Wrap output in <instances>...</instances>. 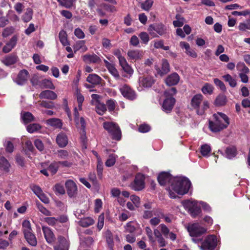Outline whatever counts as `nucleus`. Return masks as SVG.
Here are the masks:
<instances>
[{
  "label": "nucleus",
  "mask_w": 250,
  "mask_h": 250,
  "mask_svg": "<svg viewBox=\"0 0 250 250\" xmlns=\"http://www.w3.org/2000/svg\"><path fill=\"white\" fill-rule=\"evenodd\" d=\"M174 177L168 172H161L157 177V180L159 184L162 186H166L167 183H171V181Z\"/></svg>",
  "instance_id": "nucleus-11"
},
{
  "label": "nucleus",
  "mask_w": 250,
  "mask_h": 250,
  "mask_svg": "<svg viewBox=\"0 0 250 250\" xmlns=\"http://www.w3.org/2000/svg\"><path fill=\"white\" fill-rule=\"evenodd\" d=\"M95 108L96 112L100 115H103L107 110L106 104L100 102L97 103Z\"/></svg>",
  "instance_id": "nucleus-32"
},
{
  "label": "nucleus",
  "mask_w": 250,
  "mask_h": 250,
  "mask_svg": "<svg viewBox=\"0 0 250 250\" xmlns=\"http://www.w3.org/2000/svg\"><path fill=\"white\" fill-rule=\"evenodd\" d=\"M223 78L226 82L229 83L230 86L234 87L236 86V80L235 79H233L230 75L229 74L225 75L223 76Z\"/></svg>",
  "instance_id": "nucleus-40"
},
{
  "label": "nucleus",
  "mask_w": 250,
  "mask_h": 250,
  "mask_svg": "<svg viewBox=\"0 0 250 250\" xmlns=\"http://www.w3.org/2000/svg\"><path fill=\"white\" fill-rule=\"evenodd\" d=\"M11 165L8 160L4 156H0V169L5 173L10 171Z\"/></svg>",
  "instance_id": "nucleus-22"
},
{
  "label": "nucleus",
  "mask_w": 250,
  "mask_h": 250,
  "mask_svg": "<svg viewBox=\"0 0 250 250\" xmlns=\"http://www.w3.org/2000/svg\"><path fill=\"white\" fill-rule=\"evenodd\" d=\"M237 154V149L234 146H229L226 147L225 151V157L229 159H231Z\"/></svg>",
  "instance_id": "nucleus-25"
},
{
  "label": "nucleus",
  "mask_w": 250,
  "mask_h": 250,
  "mask_svg": "<svg viewBox=\"0 0 250 250\" xmlns=\"http://www.w3.org/2000/svg\"><path fill=\"white\" fill-rule=\"evenodd\" d=\"M79 225L84 228L88 227L94 223V221L90 217L84 218L79 221Z\"/></svg>",
  "instance_id": "nucleus-35"
},
{
  "label": "nucleus",
  "mask_w": 250,
  "mask_h": 250,
  "mask_svg": "<svg viewBox=\"0 0 250 250\" xmlns=\"http://www.w3.org/2000/svg\"><path fill=\"white\" fill-rule=\"evenodd\" d=\"M119 90L122 95L126 99L133 101L136 98L137 95L135 91L126 84L121 87Z\"/></svg>",
  "instance_id": "nucleus-10"
},
{
  "label": "nucleus",
  "mask_w": 250,
  "mask_h": 250,
  "mask_svg": "<svg viewBox=\"0 0 250 250\" xmlns=\"http://www.w3.org/2000/svg\"><path fill=\"white\" fill-rule=\"evenodd\" d=\"M41 99H47L49 100H55L57 98L56 93L49 90H45L41 92L39 95Z\"/></svg>",
  "instance_id": "nucleus-26"
},
{
  "label": "nucleus",
  "mask_w": 250,
  "mask_h": 250,
  "mask_svg": "<svg viewBox=\"0 0 250 250\" xmlns=\"http://www.w3.org/2000/svg\"><path fill=\"white\" fill-rule=\"evenodd\" d=\"M213 121H209V128L213 132H218L226 128L229 125V119L227 115L217 112L213 115Z\"/></svg>",
  "instance_id": "nucleus-1"
},
{
  "label": "nucleus",
  "mask_w": 250,
  "mask_h": 250,
  "mask_svg": "<svg viewBox=\"0 0 250 250\" xmlns=\"http://www.w3.org/2000/svg\"><path fill=\"white\" fill-rule=\"evenodd\" d=\"M182 203L192 218H196L201 212V208L197 206L196 201L186 200L183 201Z\"/></svg>",
  "instance_id": "nucleus-7"
},
{
  "label": "nucleus",
  "mask_w": 250,
  "mask_h": 250,
  "mask_svg": "<svg viewBox=\"0 0 250 250\" xmlns=\"http://www.w3.org/2000/svg\"><path fill=\"white\" fill-rule=\"evenodd\" d=\"M33 11V10L28 8L26 9L25 13L23 15L22 19L25 22H29L32 18Z\"/></svg>",
  "instance_id": "nucleus-39"
},
{
  "label": "nucleus",
  "mask_w": 250,
  "mask_h": 250,
  "mask_svg": "<svg viewBox=\"0 0 250 250\" xmlns=\"http://www.w3.org/2000/svg\"><path fill=\"white\" fill-rule=\"evenodd\" d=\"M180 46L182 48H184L186 49V53L189 56L195 58L197 57V54L194 50L191 48L188 43L181 42H180Z\"/></svg>",
  "instance_id": "nucleus-27"
},
{
  "label": "nucleus",
  "mask_w": 250,
  "mask_h": 250,
  "mask_svg": "<svg viewBox=\"0 0 250 250\" xmlns=\"http://www.w3.org/2000/svg\"><path fill=\"white\" fill-rule=\"evenodd\" d=\"M153 1L152 0H146L144 2H143L141 4V7L142 9L148 11L152 7Z\"/></svg>",
  "instance_id": "nucleus-51"
},
{
  "label": "nucleus",
  "mask_w": 250,
  "mask_h": 250,
  "mask_svg": "<svg viewBox=\"0 0 250 250\" xmlns=\"http://www.w3.org/2000/svg\"><path fill=\"white\" fill-rule=\"evenodd\" d=\"M147 31L152 38H157L165 35L167 28L162 22L154 23L149 25Z\"/></svg>",
  "instance_id": "nucleus-6"
},
{
  "label": "nucleus",
  "mask_w": 250,
  "mask_h": 250,
  "mask_svg": "<svg viewBox=\"0 0 250 250\" xmlns=\"http://www.w3.org/2000/svg\"><path fill=\"white\" fill-rule=\"evenodd\" d=\"M36 205L38 208V209L41 211L42 214L46 216H50L51 215V212L46 209L43 205L39 201L36 202Z\"/></svg>",
  "instance_id": "nucleus-42"
},
{
  "label": "nucleus",
  "mask_w": 250,
  "mask_h": 250,
  "mask_svg": "<svg viewBox=\"0 0 250 250\" xmlns=\"http://www.w3.org/2000/svg\"><path fill=\"white\" fill-rule=\"evenodd\" d=\"M237 69L242 73H249L250 70L243 62H239L236 65Z\"/></svg>",
  "instance_id": "nucleus-45"
},
{
  "label": "nucleus",
  "mask_w": 250,
  "mask_h": 250,
  "mask_svg": "<svg viewBox=\"0 0 250 250\" xmlns=\"http://www.w3.org/2000/svg\"><path fill=\"white\" fill-rule=\"evenodd\" d=\"M213 89L214 88L211 84L206 83L202 88V91L204 94L210 95L213 93Z\"/></svg>",
  "instance_id": "nucleus-41"
},
{
  "label": "nucleus",
  "mask_w": 250,
  "mask_h": 250,
  "mask_svg": "<svg viewBox=\"0 0 250 250\" xmlns=\"http://www.w3.org/2000/svg\"><path fill=\"white\" fill-rule=\"evenodd\" d=\"M41 88L55 89V87L51 80L45 79L41 81Z\"/></svg>",
  "instance_id": "nucleus-34"
},
{
  "label": "nucleus",
  "mask_w": 250,
  "mask_h": 250,
  "mask_svg": "<svg viewBox=\"0 0 250 250\" xmlns=\"http://www.w3.org/2000/svg\"><path fill=\"white\" fill-rule=\"evenodd\" d=\"M191 183L188 178L175 177L171 181L170 188L177 194L183 195L188 192Z\"/></svg>",
  "instance_id": "nucleus-2"
},
{
  "label": "nucleus",
  "mask_w": 250,
  "mask_h": 250,
  "mask_svg": "<svg viewBox=\"0 0 250 250\" xmlns=\"http://www.w3.org/2000/svg\"><path fill=\"white\" fill-rule=\"evenodd\" d=\"M103 171V164L100 158H98L97 165V175L99 178H102Z\"/></svg>",
  "instance_id": "nucleus-50"
},
{
  "label": "nucleus",
  "mask_w": 250,
  "mask_h": 250,
  "mask_svg": "<svg viewBox=\"0 0 250 250\" xmlns=\"http://www.w3.org/2000/svg\"><path fill=\"white\" fill-rule=\"evenodd\" d=\"M68 195L70 197H74L77 193V187L73 181L69 180L66 181L65 183Z\"/></svg>",
  "instance_id": "nucleus-15"
},
{
  "label": "nucleus",
  "mask_w": 250,
  "mask_h": 250,
  "mask_svg": "<svg viewBox=\"0 0 250 250\" xmlns=\"http://www.w3.org/2000/svg\"><path fill=\"white\" fill-rule=\"evenodd\" d=\"M204 97L201 94L195 95L191 99L190 105L196 110L198 115H202L205 111L209 108V103L208 101H203Z\"/></svg>",
  "instance_id": "nucleus-3"
},
{
  "label": "nucleus",
  "mask_w": 250,
  "mask_h": 250,
  "mask_svg": "<svg viewBox=\"0 0 250 250\" xmlns=\"http://www.w3.org/2000/svg\"><path fill=\"white\" fill-rule=\"evenodd\" d=\"M83 61L87 63H100L101 59L95 54H85L83 57Z\"/></svg>",
  "instance_id": "nucleus-20"
},
{
  "label": "nucleus",
  "mask_w": 250,
  "mask_h": 250,
  "mask_svg": "<svg viewBox=\"0 0 250 250\" xmlns=\"http://www.w3.org/2000/svg\"><path fill=\"white\" fill-rule=\"evenodd\" d=\"M59 38L60 42L63 45L65 46L68 44L67 35L65 31L62 30L60 32Z\"/></svg>",
  "instance_id": "nucleus-38"
},
{
  "label": "nucleus",
  "mask_w": 250,
  "mask_h": 250,
  "mask_svg": "<svg viewBox=\"0 0 250 250\" xmlns=\"http://www.w3.org/2000/svg\"><path fill=\"white\" fill-rule=\"evenodd\" d=\"M140 83L144 87L149 88L155 83V80L151 76H144L139 79Z\"/></svg>",
  "instance_id": "nucleus-18"
},
{
  "label": "nucleus",
  "mask_w": 250,
  "mask_h": 250,
  "mask_svg": "<svg viewBox=\"0 0 250 250\" xmlns=\"http://www.w3.org/2000/svg\"><path fill=\"white\" fill-rule=\"evenodd\" d=\"M70 243L68 240L62 236L58 237L57 244L54 247V250H69Z\"/></svg>",
  "instance_id": "nucleus-12"
},
{
  "label": "nucleus",
  "mask_w": 250,
  "mask_h": 250,
  "mask_svg": "<svg viewBox=\"0 0 250 250\" xmlns=\"http://www.w3.org/2000/svg\"><path fill=\"white\" fill-rule=\"evenodd\" d=\"M18 41V36L14 35L2 48V52L8 53L10 52L16 45Z\"/></svg>",
  "instance_id": "nucleus-17"
},
{
  "label": "nucleus",
  "mask_w": 250,
  "mask_h": 250,
  "mask_svg": "<svg viewBox=\"0 0 250 250\" xmlns=\"http://www.w3.org/2000/svg\"><path fill=\"white\" fill-rule=\"evenodd\" d=\"M188 230L192 237V241L198 244L203 241V235L206 233L207 229L198 223H194L188 227Z\"/></svg>",
  "instance_id": "nucleus-4"
},
{
  "label": "nucleus",
  "mask_w": 250,
  "mask_h": 250,
  "mask_svg": "<svg viewBox=\"0 0 250 250\" xmlns=\"http://www.w3.org/2000/svg\"><path fill=\"white\" fill-rule=\"evenodd\" d=\"M116 162V158L114 155H110L105 162V166L108 167L113 166Z\"/></svg>",
  "instance_id": "nucleus-55"
},
{
  "label": "nucleus",
  "mask_w": 250,
  "mask_h": 250,
  "mask_svg": "<svg viewBox=\"0 0 250 250\" xmlns=\"http://www.w3.org/2000/svg\"><path fill=\"white\" fill-rule=\"evenodd\" d=\"M41 106L46 108L52 109L55 107L53 102L51 101H42L40 104Z\"/></svg>",
  "instance_id": "nucleus-57"
},
{
  "label": "nucleus",
  "mask_w": 250,
  "mask_h": 250,
  "mask_svg": "<svg viewBox=\"0 0 250 250\" xmlns=\"http://www.w3.org/2000/svg\"><path fill=\"white\" fill-rule=\"evenodd\" d=\"M102 78L96 74H89L86 81L93 85H98L101 83Z\"/></svg>",
  "instance_id": "nucleus-28"
},
{
  "label": "nucleus",
  "mask_w": 250,
  "mask_h": 250,
  "mask_svg": "<svg viewBox=\"0 0 250 250\" xmlns=\"http://www.w3.org/2000/svg\"><path fill=\"white\" fill-rule=\"evenodd\" d=\"M29 77V73L26 69L21 70L15 80V82L20 85L24 84L27 81Z\"/></svg>",
  "instance_id": "nucleus-14"
},
{
  "label": "nucleus",
  "mask_w": 250,
  "mask_h": 250,
  "mask_svg": "<svg viewBox=\"0 0 250 250\" xmlns=\"http://www.w3.org/2000/svg\"><path fill=\"white\" fill-rule=\"evenodd\" d=\"M146 177L144 174L141 173H137L134 179L130 184V188L135 191L142 190L145 188Z\"/></svg>",
  "instance_id": "nucleus-8"
},
{
  "label": "nucleus",
  "mask_w": 250,
  "mask_h": 250,
  "mask_svg": "<svg viewBox=\"0 0 250 250\" xmlns=\"http://www.w3.org/2000/svg\"><path fill=\"white\" fill-rule=\"evenodd\" d=\"M30 82L32 85V86H39L41 87V81L40 80L39 78L35 75L30 80Z\"/></svg>",
  "instance_id": "nucleus-63"
},
{
  "label": "nucleus",
  "mask_w": 250,
  "mask_h": 250,
  "mask_svg": "<svg viewBox=\"0 0 250 250\" xmlns=\"http://www.w3.org/2000/svg\"><path fill=\"white\" fill-rule=\"evenodd\" d=\"M227 102L226 96L224 94H219L217 96L214 101V104L217 106H223Z\"/></svg>",
  "instance_id": "nucleus-30"
},
{
  "label": "nucleus",
  "mask_w": 250,
  "mask_h": 250,
  "mask_svg": "<svg viewBox=\"0 0 250 250\" xmlns=\"http://www.w3.org/2000/svg\"><path fill=\"white\" fill-rule=\"evenodd\" d=\"M210 151L211 147L210 146L207 144H205L201 146L200 152L203 156L206 157L208 156V154Z\"/></svg>",
  "instance_id": "nucleus-43"
},
{
  "label": "nucleus",
  "mask_w": 250,
  "mask_h": 250,
  "mask_svg": "<svg viewBox=\"0 0 250 250\" xmlns=\"http://www.w3.org/2000/svg\"><path fill=\"white\" fill-rule=\"evenodd\" d=\"M128 57L132 60L140 59L142 57V53L139 50H129L127 52Z\"/></svg>",
  "instance_id": "nucleus-33"
},
{
  "label": "nucleus",
  "mask_w": 250,
  "mask_h": 250,
  "mask_svg": "<svg viewBox=\"0 0 250 250\" xmlns=\"http://www.w3.org/2000/svg\"><path fill=\"white\" fill-rule=\"evenodd\" d=\"M157 74L161 76H163L170 71V65L166 59L162 60V64L161 68H156Z\"/></svg>",
  "instance_id": "nucleus-21"
},
{
  "label": "nucleus",
  "mask_w": 250,
  "mask_h": 250,
  "mask_svg": "<svg viewBox=\"0 0 250 250\" xmlns=\"http://www.w3.org/2000/svg\"><path fill=\"white\" fill-rule=\"evenodd\" d=\"M21 118L24 124H28L32 121H34V117L33 114L29 112H24L21 116Z\"/></svg>",
  "instance_id": "nucleus-37"
},
{
  "label": "nucleus",
  "mask_w": 250,
  "mask_h": 250,
  "mask_svg": "<svg viewBox=\"0 0 250 250\" xmlns=\"http://www.w3.org/2000/svg\"><path fill=\"white\" fill-rule=\"evenodd\" d=\"M109 73L117 80L119 79L120 75L117 69L115 67V65L113 64L112 65L107 68Z\"/></svg>",
  "instance_id": "nucleus-47"
},
{
  "label": "nucleus",
  "mask_w": 250,
  "mask_h": 250,
  "mask_svg": "<svg viewBox=\"0 0 250 250\" xmlns=\"http://www.w3.org/2000/svg\"><path fill=\"white\" fill-rule=\"evenodd\" d=\"M47 123L51 126L58 128H61L62 125V121L58 118L49 119L47 120Z\"/></svg>",
  "instance_id": "nucleus-31"
},
{
  "label": "nucleus",
  "mask_w": 250,
  "mask_h": 250,
  "mask_svg": "<svg viewBox=\"0 0 250 250\" xmlns=\"http://www.w3.org/2000/svg\"><path fill=\"white\" fill-rule=\"evenodd\" d=\"M214 83L215 84L218 86L220 89L223 91H225L226 90V87L224 83L220 80L218 78H215L213 80Z\"/></svg>",
  "instance_id": "nucleus-61"
},
{
  "label": "nucleus",
  "mask_w": 250,
  "mask_h": 250,
  "mask_svg": "<svg viewBox=\"0 0 250 250\" xmlns=\"http://www.w3.org/2000/svg\"><path fill=\"white\" fill-rule=\"evenodd\" d=\"M103 127L111 135L113 140L118 141L121 140L122 132L117 124L114 122H105L103 123Z\"/></svg>",
  "instance_id": "nucleus-5"
},
{
  "label": "nucleus",
  "mask_w": 250,
  "mask_h": 250,
  "mask_svg": "<svg viewBox=\"0 0 250 250\" xmlns=\"http://www.w3.org/2000/svg\"><path fill=\"white\" fill-rule=\"evenodd\" d=\"M54 191L57 193L63 194L65 193V190L63 186L60 184H57L54 186Z\"/></svg>",
  "instance_id": "nucleus-59"
},
{
  "label": "nucleus",
  "mask_w": 250,
  "mask_h": 250,
  "mask_svg": "<svg viewBox=\"0 0 250 250\" xmlns=\"http://www.w3.org/2000/svg\"><path fill=\"white\" fill-rule=\"evenodd\" d=\"M76 96L77 102L78 103V107L81 110L82 109V104L84 101V97L82 95L78 89L77 90Z\"/></svg>",
  "instance_id": "nucleus-52"
},
{
  "label": "nucleus",
  "mask_w": 250,
  "mask_h": 250,
  "mask_svg": "<svg viewBox=\"0 0 250 250\" xmlns=\"http://www.w3.org/2000/svg\"><path fill=\"white\" fill-rule=\"evenodd\" d=\"M56 142L60 147H65L68 144V138L65 133H60L57 136Z\"/></svg>",
  "instance_id": "nucleus-24"
},
{
  "label": "nucleus",
  "mask_w": 250,
  "mask_h": 250,
  "mask_svg": "<svg viewBox=\"0 0 250 250\" xmlns=\"http://www.w3.org/2000/svg\"><path fill=\"white\" fill-rule=\"evenodd\" d=\"M18 60V56L15 53H12L6 56L1 62L5 65L10 66L17 63Z\"/></svg>",
  "instance_id": "nucleus-19"
},
{
  "label": "nucleus",
  "mask_w": 250,
  "mask_h": 250,
  "mask_svg": "<svg viewBox=\"0 0 250 250\" xmlns=\"http://www.w3.org/2000/svg\"><path fill=\"white\" fill-rule=\"evenodd\" d=\"M44 221L48 225L54 226L58 221V219L53 217H48L45 218Z\"/></svg>",
  "instance_id": "nucleus-60"
},
{
  "label": "nucleus",
  "mask_w": 250,
  "mask_h": 250,
  "mask_svg": "<svg viewBox=\"0 0 250 250\" xmlns=\"http://www.w3.org/2000/svg\"><path fill=\"white\" fill-rule=\"evenodd\" d=\"M59 167L58 163L57 162H54L49 166L47 169L51 173L52 175H54L57 173Z\"/></svg>",
  "instance_id": "nucleus-44"
},
{
  "label": "nucleus",
  "mask_w": 250,
  "mask_h": 250,
  "mask_svg": "<svg viewBox=\"0 0 250 250\" xmlns=\"http://www.w3.org/2000/svg\"><path fill=\"white\" fill-rule=\"evenodd\" d=\"M14 31V28L12 27H8L4 29L2 33V36L3 38H6L11 35Z\"/></svg>",
  "instance_id": "nucleus-56"
},
{
  "label": "nucleus",
  "mask_w": 250,
  "mask_h": 250,
  "mask_svg": "<svg viewBox=\"0 0 250 250\" xmlns=\"http://www.w3.org/2000/svg\"><path fill=\"white\" fill-rule=\"evenodd\" d=\"M165 97V99L162 104V109L166 113H170L174 107L176 100L172 97Z\"/></svg>",
  "instance_id": "nucleus-13"
},
{
  "label": "nucleus",
  "mask_w": 250,
  "mask_h": 250,
  "mask_svg": "<svg viewBox=\"0 0 250 250\" xmlns=\"http://www.w3.org/2000/svg\"><path fill=\"white\" fill-rule=\"evenodd\" d=\"M80 125L81 131H82V133L85 135L86 134V131H85L86 123H85V120L83 117H81L80 121L79 120V125H77V126L78 127H79Z\"/></svg>",
  "instance_id": "nucleus-53"
},
{
  "label": "nucleus",
  "mask_w": 250,
  "mask_h": 250,
  "mask_svg": "<svg viewBox=\"0 0 250 250\" xmlns=\"http://www.w3.org/2000/svg\"><path fill=\"white\" fill-rule=\"evenodd\" d=\"M106 241L108 247H113L114 241L112 234L111 232H108L106 235Z\"/></svg>",
  "instance_id": "nucleus-54"
},
{
  "label": "nucleus",
  "mask_w": 250,
  "mask_h": 250,
  "mask_svg": "<svg viewBox=\"0 0 250 250\" xmlns=\"http://www.w3.org/2000/svg\"><path fill=\"white\" fill-rule=\"evenodd\" d=\"M22 230L24 234L32 231L31 223L29 221L25 220L22 222Z\"/></svg>",
  "instance_id": "nucleus-36"
},
{
  "label": "nucleus",
  "mask_w": 250,
  "mask_h": 250,
  "mask_svg": "<svg viewBox=\"0 0 250 250\" xmlns=\"http://www.w3.org/2000/svg\"><path fill=\"white\" fill-rule=\"evenodd\" d=\"M30 188L32 191L37 196L40 195L43 192L42 188L37 185L33 184L30 185Z\"/></svg>",
  "instance_id": "nucleus-58"
},
{
  "label": "nucleus",
  "mask_w": 250,
  "mask_h": 250,
  "mask_svg": "<svg viewBox=\"0 0 250 250\" xmlns=\"http://www.w3.org/2000/svg\"><path fill=\"white\" fill-rule=\"evenodd\" d=\"M15 158L16 163L18 165L21 167H24L25 166V160L24 157L18 154L16 155Z\"/></svg>",
  "instance_id": "nucleus-49"
},
{
  "label": "nucleus",
  "mask_w": 250,
  "mask_h": 250,
  "mask_svg": "<svg viewBox=\"0 0 250 250\" xmlns=\"http://www.w3.org/2000/svg\"><path fill=\"white\" fill-rule=\"evenodd\" d=\"M180 80V77L177 73H173L168 75L165 80L167 85L172 86L177 84Z\"/></svg>",
  "instance_id": "nucleus-23"
},
{
  "label": "nucleus",
  "mask_w": 250,
  "mask_h": 250,
  "mask_svg": "<svg viewBox=\"0 0 250 250\" xmlns=\"http://www.w3.org/2000/svg\"><path fill=\"white\" fill-rule=\"evenodd\" d=\"M24 238L28 244L32 246H36L37 244V241L35 234L33 231L24 234Z\"/></svg>",
  "instance_id": "nucleus-29"
},
{
  "label": "nucleus",
  "mask_w": 250,
  "mask_h": 250,
  "mask_svg": "<svg viewBox=\"0 0 250 250\" xmlns=\"http://www.w3.org/2000/svg\"><path fill=\"white\" fill-rule=\"evenodd\" d=\"M41 125L36 123L31 124L27 125V130L29 133H33L36 131L39 130L41 129Z\"/></svg>",
  "instance_id": "nucleus-46"
},
{
  "label": "nucleus",
  "mask_w": 250,
  "mask_h": 250,
  "mask_svg": "<svg viewBox=\"0 0 250 250\" xmlns=\"http://www.w3.org/2000/svg\"><path fill=\"white\" fill-rule=\"evenodd\" d=\"M139 37L142 41L145 44L147 43L149 40V38L148 34L145 32H141L139 35Z\"/></svg>",
  "instance_id": "nucleus-64"
},
{
  "label": "nucleus",
  "mask_w": 250,
  "mask_h": 250,
  "mask_svg": "<svg viewBox=\"0 0 250 250\" xmlns=\"http://www.w3.org/2000/svg\"><path fill=\"white\" fill-rule=\"evenodd\" d=\"M42 230L43 231L44 238L48 244H51L55 241V235L50 228L47 226H42Z\"/></svg>",
  "instance_id": "nucleus-16"
},
{
  "label": "nucleus",
  "mask_w": 250,
  "mask_h": 250,
  "mask_svg": "<svg viewBox=\"0 0 250 250\" xmlns=\"http://www.w3.org/2000/svg\"><path fill=\"white\" fill-rule=\"evenodd\" d=\"M177 89L175 87H171L165 91L164 95L167 97H172L177 93Z\"/></svg>",
  "instance_id": "nucleus-62"
},
{
  "label": "nucleus",
  "mask_w": 250,
  "mask_h": 250,
  "mask_svg": "<svg viewBox=\"0 0 250 250\" xmlns=\"http://www.w3.org/2000/svg\"><path fill=\"white\" fill-rule=\"evenodd\" d=\"M106 106L109 112L113 111L116 107V102L113 99H109L106 102Z\"/></svg>",
  "instance_id": "nucleus-48"
},
{
  "label": "nucleus",
  "mask_w": 250,
  "mask_h": 250,
  "mask_svg": "<svg viewBox=\"0 0 250 250\" xmlns=\"http://www.w3.org/2000/svg\"><path fill=\"white\" fill-rule=\"evenodd\" d=\"M200 249L202 250H213L217 246V238L214 235L208 236L202 241Z\"/></svg>",
  "instance_id": "nucleus-9"
}]
</instances>
